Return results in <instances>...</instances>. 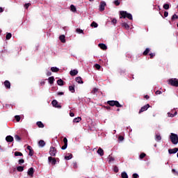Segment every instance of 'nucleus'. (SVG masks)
<instances>
[{
    "mask_svg": "<svg viewBox=\"0 0 178 178\" xmlns=\"http://www.w3.org/2000/svg\"><path fill=\"white\" fill-rule=\"evenodd\" d=\"M129 19V20H133V15L127 11H120V19Z\"/></svg>",
    "mask_w": 178,
    "mask_h": 178,
    "instance_id": "f257e3e1",
    "label": "nucleus"
},
{
    "mask_svg": "<svg viewBox=\"0 0 178 178\" xmlns=\"http://www.w3.org/2000/svg\"><path fill=\"white\" fill-rule=\"evenodd\" d=\"M170 140L172 144H174V145H177V144H178L177 134L171 133V134L170 136Z\"/></svg>",
    "mask_w": 178,
    "mask_h": 178,
    "instance_id": "f03ea898",
    "label": "nucleus"
},
{
    "mask_svg": "<svg viewBox=\"0 0 178 178\" xmlns=\"http://www.w3.org/2000/svg\"><path fill=\"white\" fill-rule=\"evenodd\" d=\"M108 105L110 106H116V108H122L123 106L118 101L115 100H110L107 102Z\"/></svg>",
    "mask_w": 178,
    "mask_h": 178,
    "instance_id": "7ed1b4c3",
    "label": "nucleus"
},
{
    "mask_svg": "<svg viewBox=\"0 0 178 178\" xmlns=\"http://www.w3.org/2000/svg\"><path fill=\"white\" fill-rule=\"evenodd\" d=\"M168 84L172 87H178V79L176 78H172L168 79Z\"/></svg>",
    "mask_w": 178,
    "mask_h": 178,
    "instance_id": "20e7f679",
    "label": "nucleus"
},
{
    "mask_svg": "<svg viewBox=\"0 0 178 178\" xmlns=\"http://www.w3.org/2000/svg\"><path fill=\"white\" fill-rule=\"evenodd\" d=\"M58 152V150H56V147H51L49 154L51 155V156H56V153Z\"/></svg>",
    "mask_w": 178,
    "mask_h": 178,
    "instance_id": "39448f33",
    "label": "nucleus"
},
{
    "mask_svg": "<svg viewBox=\"0 0 178 178\" xmlns=\"http://www.w3.org/2000/svg\"><path fill=\"white\" fill-rule=\"evenodd\" d=\"M105 6H106V3H105V1H101L99 10L100 12H104V10H105Z\"/></svg>",
    "mask_w": 178,
    "mask_h": 178,
    "instance_id": "423d86ee",
    "label": "nucleus"
},
{
    "mask_svg": "<svg viewBox=\"0 0 178 178\" xmlns=\"http://www.w3.org/2000/svg\"><path fill=\"white\" fill-rule=\"evenodd\" d=\"M148 108H149V104H147L143 106V107H141L138 113L140 114V113H143V112H145V111L148 110Z\"/></svg>",
    "mask_w": 178,
    "mask_h": 178,
    "instance_id": "0eeeda50",
    "label": "nucleus"
},
{
    "mask_svg": "<svg viewBox=\"0 0 178 178\" xmlns=\"http://www.w3.org/2000/svg\"><path fill=\"white\" fill-rule=\"evenodd\" d=\"M51 105H53L54 108H58L59 109L62 108V105L58 104V101H56V99H54L51 102Z\"/></svg>",
    "mask_w": 178,
    "mask_h": 178,
    "instance_id": "6e6552de",
    "label": "nucleus"
},
{
    "mask_svg": "<svg viewBox=\"0 0 178 178\" xmlns=\"http://www.w3.org/2000/svg\"><path fill=\"white\" fill-rule=\"evenodd\" d=\"M48 161L50 163H51V165H56V159H55L52 156H49Z\"/></svg>",
    "mask_w": 178,
    "mask_h": 178,
    "instance_id": "1a4fd4ad",
    "label": "nucleus"
},
{
    "mask_svg": "<svg viewBox=\"0 0 178 178\" xmlns=\"http://www.w3.org/2000/svg\"><path fill=\"white\" fill-rule=\"evenodd\" d=\"M63 143H64V145L63 146L61 147V149H66V148H67V138H63Z\"/></svg>",
    "mask_w": 178,
    "mask_h": 178,
    "instance_id": "9d476101",
    "label": "nucleus"
},
{
    "mask_svg": "<svg viewBox=\"0 0 178 178\" xmlns=\"http://www.w3.org/2000/svg\"><path fill=\"white\" fill-rule=\"evenodd\" d=\"M28 176H30L31 177H33L34 176V168H31L28 170Z\"/></svg>",
    "mask_w": 178,
    "mask_h": 178,
    "instance_id": "9b49d317",
    "label": "nucleus"
},
{
    "mask_svg": "<svg viewBox=\"0 0 178 178\" xmlns=\"http://www.w3.org/2000/svg\"><path fill=\"white\" fill-rule=\"evenodd\" d=\"M98 47H99L100 49H102L103 51H106V49H108V47H106V44L104 43H99Z\"/></svg>",
    "mask_w": 178,
    "mask_h": 178,
    "instance_id": "f8f14e48",
    "label": "nucleus"
},
{
    "mask_svg": "<svg viewBox=\"0 0 178 178\" xmlns=\"http://www.w3.org/2000/svg\"><path fill=\"white\" fill-rule=\"evenodd\" d=\"M4 86L7 90H10V82L9 81H5Z\"/></svg>",
    "mask_w": 178,
    "mask_h": 178,
    "instance_id": "ddd939ff",
    "label": "nucleus"
},
{
    "mask_svg": "<svg viewBox=\"0 0 178 178\" xmlns=\"http://www.w3.org/2000/svg\"><path fill=\"white\" fill-rule=\"evenodd\" d=\"M178 152V148L175 147L174 149H169L168 153L169 154H176Z\"/></svg>",
    "mask_w": 178,
    "mask_h": 178,
    "instance_id": "4468645a",
    "label": "nucleus"
},
{
    "mask_svg": "<svg viewBox=\"0 0 178 178\" xmlns=\"http://www.w3.org/2000/svg\"><path fill=\"white\" fill-rule=\"evenodd\" d=\"M66 37L65 36V35H60L59 36V40L61 42H63V44H65V42H66Z\"/></svg>",
    "mask_w": 178,
    "mask_h": 178,
    "instance_id": "2eb2a0df",
    "label": "nucleus"
},
{
    "mask_svg": "<svg viewBox=\"0 0 178 178\" xmlns=\"http://www.w3.org/2000/svg\"><path fill=\"white\" fill-rule=\"evenodd\" d=\"M6 141H7V143H12V142H13V136H6Z\"/></svg>",
    "mask_w": 178,
    "mask_h": 178,
    "instance_id": "dca6fc26",
    "label": "nucleus"
},
{
    "mask_svg": "<svg viewBox=\"0 0 178 178\" xmlns=\"http://www.w3.org/2000/svg\"><path fill=\"white\" fill-rule=\"evenodd\" d=\"M75 81H76V83H78L79 84H83L84 83L83 81V79L80 76L75 78Z\"/></svg>",
    "mask_w": 178,
    "mask_h": 178,
    "instance_id": "f3484780",
    "label": "nucleus"
},
{
    "mask_svg": "<svg viewBox=\"0 0 178 178\" xmlns=\"http://www.w3.org/2000/svg\"><path fill=\"white\" fill-rule=\"evenodd\" d=\"M79 73V71L77 70H73L70 72V76H76Z\"/></svg>",
    "mask_w": 178,
    "mask_h": 178,
    "instance_id": "a211bd4d",
    "label": "nucleus"
},
{
    "mask_svg": "<svg viewBox=\"0 0 178 178\" xmlns=\"http://www.w3.org/2000/svg\"><path fill=\"white\" fill-rule=\"evenodd\" d=\"M97 152L100 156H104V149L102 148L99 147Z\"/></svg>",
    "mask_w": 178,
    "mask_h": 178,
    "instance_id": "6ab92c4d",
    "label": "nucleus"
},
{
    "mask_svg": "<svg viewBox=\"0 0 178 178\" xmlns=\"http://www.w3.org/2000/svg\"><path fill=\"white\" fill-rule=\"evenodd\" d=\"M36 124L40 129H44V124L41 121L37 122Z\"/></svg>",
    "mask_w": 178,
    "mask_h": 178,
    "instance_id": "aec40b11",
    "label": "nucleus"
},
{
    "mask_svg": "<svg viewBox=\"0 0 178 178\" xmlns=\"http://www.w3.org/2000/svg\"><path fill=\"white\" fill-rule=\"evenodd\" d=\"M122 27H124V29H126V30H129V29H130V26H129V24L126 22H123L122 24Z\"/></svg>",
    "mask_w": 178,
    "mask_h": 178,
    "instance_id": "412c9836",
    "label": "nucleus"
},
{
    "mask_svg": "<svg viewBox=\"0 0 178 178\" xmlns=\"http://www.w3.org/2000/svg\"><path fill=\"white\" fill-rule=\"evenodd\" d=\"M149 51H151L149 48H146V49L143 51V55H144V56H147V55L149 54Z\"/></svg>",
    "mask_w": 178,
    "mask_h": 178,
    "instance_id": "4be33fe9",
    "label": "nucleus"
},
{
    "mask_svg": "<svg viewBox=\"0 0 178 178\" xmlns=\"http://www.w3.org/2000/svg\"><path fill=\"white\" fill-rule=\"evenodd\" d=\"M70 11L74 13L77 12V9L76 8V6H74V5L72 4L70 6Z\"/></svg>",
    "mask_w": 178,
    "mask_h": 178,
    "instance_id": "5701e85b",
    "label": "nucleus"
},
{
    "mask_svg": "<svg viewBox=\"0 0 178 178\" xmlns=\"http://www.w3.org/2000/svg\"><path fill=\"white\" fill-rule=\"evenodd\" d=\"M177 115V111H175L174 114L172 113H168V118H175Z\"/></svg>",
    "mask_w": 178,
    "mask_h": 178,
    "instance_id": "b1692460",
    "label": "nucleus"
},
{
    "mask_svg": "<svg viewBox=\"0 0 178 178\" xmlns=\"http://www.w3.org/2000/svg\"><path fill=\"white\" fill-rule=\"evenodd\" d=\"M51 72H53L54 73H58V72H59V68L56 67H52L51 68Z\"/></svg>",
    "mask_w": 178,
    "mask_h": 178,
    "instance_id": "393cba45",
    "label": "nucleus"
},
{
    "mask_svg": "<svg viewBox=\"0 0 178 178\" xmlns=\"http://www.w3.org/2000/svg\"><path fill=\"white\" fill-rule=\"evenodd\" d=\"M49 84H52L55 81V78L54 76H50L48 79Z\"/></svg>",
    "mask_w": 178,
    "mask_h": 178,
    "instance_id": "a878e982",
    "label": "nucleus"
},
{
    "mask_svg": "<svg viewBox=\"0 0 178 178\" xmlns=\"http://www.w3.org/2000/svg\"><path fill=\"white\" fill-rule=\"evenodd\" d=\"M58 86H65V82L62 79H58L57 81Z\"/></svg>",
    "mask_w": 178,
    "mask_h": 178,
    "instance_id": "bb28decb",
    "label": "nucleus"
},
{
    "mask_svg": "<svg viewBox=\"0 0 178 178\" xmlns=\"http://www.w3.org/2000/svg\"><path fill=\"white\" fill-rule=\"evenodd\" d=\"M38 145L40 147H44L45 146V141H44L43 140H40L39 142H38Z\"/></svg>",
    "mask_w": 178,
    "mask_h": 178,
    "instance_id": "cd10ccee",
    "label": "nucleus"
},
{
    "mask_svg": "<svg viewBox=\"0 0 178 178\" xmlns=\"http://www.w3.org/2000/svg\"><path fill=\"white\" fill-rule=\"evenodd\" d=\"M74 123H79L81 122V117L75 118L73 120Z\"/></svg>",
    "mask_w": 178,
    "mask_h": 178,
    "instance_id": "c85d7f7f",
    "label": "nucleus"
},
{
    "mask_svg": "<svg viewBox=\"0 0 178 178\" xmlns=\"http://www.w3.org/2000/svg\"><path fill=\"white\" fill-rule=\"evenodd\" d=\"M72 158H73V154H68V156H65V159L66 161H69V160L72 159Z\"/></svg>",
    "mask_w": 178,
    "mask_h": 178,
    "instance_id": "c756f323",
    "label": "nucleus"
},
{
    "mask_svg": "<svg viewBox=\"0 0 178 178\" xmlns=\"http://www.w3.org/2000/svg\"><path fill=\"white\" fill-rule=\"evenodd\" d=\"M121 177L122 178H129V175H127V172H122L121 173Z\"/></svg>",
    "mask_w": 178,
    "mask_h": 178,
    "instance_id": "7c9ffc66",
    "label": "nucleus"
},
{
    "mask_svg": "<svg viewBox=\"0 0 178 178\" xmlns=\"http://www.w3.org/2000/svg\"><path fill=\"white\" fill-rule=\"evenodd\" d=\"M155 140L156 141H161V140H162V137L159 134H156Z\"/></svg>",
    "mask_w": 178,
    "mask_h": 178,
    "instance_id": "2f4dec72",
    "label": "nucleus"
},
{
    "mask_svg": "<svg viewBox=\"0 0 178 178\" xmlns=\"http://www.w3.org/2000/svg\"><path fill=\"white\" fill-rule=\"evenodd\" d=\"M15 156H23V153L20 152H15L14 153Z\"/></svg>",
    "mask_w": 178,
    "mask_h": 178,
    "instance_id": "473e14b6",
    "label": "nucleus"
},
{
    "mask_svg": "<svg viewBox=\"0 0 178 178\" xmlns=\"http://www.w3.org/2000/svg\"><path fill=\"white\" fill-rule=\"evenodd\" d=\"M17 172H23L24 170V167L23 166H18L17 167Z\"/></svg>",
    "mask_w": 178,
    "mask_h": 178,
    "instance_id": "72a5a7b5",
    "label": "nucleus"
},
{
    "mask_svg": "<svg viewBox=\"0 0 178 178\" xmlns=\"http://www.w3.org/2000/svg\"><path fill=\"white\" fill-rule=\"evenodd\" d=\"M91 27H95V29H97L98 27V24L95 22H92L90 24Z\"/></svg>",
    "mask_w": 178,
    "mask_h": 178,
    "instance_id": "f704fd0d",
    "label": "nucleus"
},
{
    "mask_svg": "<svg viewBox=\"0 0 178 178\" xmlns=\"http://www.w3.org/2000/svg\"><path fill=\"white\" fill-rule=\"evenodd\" d=\"M76 33H79V34H84V31H83V29L77 28L76 29Z\"/></svg>",
    "mask_w": 178,
    "mask_h": 178,
    "instance_id": "c9c22d12",
    "label": "nucleus"
},
{
    "mask_svg": "<svg viewBox=\"0 0 178 178\" xmlns=\"http://www.w3.org/2000/svg\"><path fill=\"white\" fill-rule=\"evenodd\" d=\"M12 38V33H8L6 36V40H10Z\"/></svg>",
    "mask_w": 178,
    "mask_h": 178,
    "instance_id": "e433bc0d",
    "label": "nucleus"
},
{
    "mask_svg": "<svg viewBox=\"0 0 178 178\" xmlns=\"http://www.w3.org/2000/svg\"><path fill=\"white\" fill-rule=\"evenodd\" d=\"M163 9H165V10H168L170 7V6H169L168 3H165V4H164V5L163 6Z\"/></svg>",
    "mask_w": 178,
    "mask_h": 178,
    "instance_id": "4c0bfd02",
    "label": "nucleus"
},
{
    "mask_svg": "<svg viewBox=\"0 0 178 178\" xmlns=\"http://www.w3.org/2000/svg\"><path fill=\"white\" fill-rule=\"evenodd\" d=\"M69 91H71V92H74V86H69Z\"/></svg>",
    "mask_w": 178,
    "mask_h": 178,
    "instance_id": "58836bf2",
    "label": "nucleus"
},
{
    "mask_svg": "<svg viewBox=\"0 0 178 178\" xmlns=\"http://www.w3.org/2000/svg\"><path fill=\"white\" fill-rule=\"evenodd\" d=\"M115 158H113L111 155L108 156V162H114Z\"/></svg>",
    "mask_w": 178,
    "mask_h": 178,
    "instance_id": "ea45409f",
    "label": "nucleus"
},
{
    "mask_svg": "<svg viewBox=\"0 0 178 178\" xmlns=\"http://www.w3.org/2000/svg\"><path fill=\"white\" fill-rule=\"evenodd\" d=\"M147 156V154H145V153H141L139 156L140 159H144V158H145V156Z\"/></svg>",
    "mask_w": 178,
    "mask_h": 178,
    "instance_id": "a19ab883",
    "label": "nucleus"
},
{
    "mask_svg": "<svg viewBox=\"0 0 178 178\" xmlns=\"http://www.w3.org/2000/svg\"><path fill=\"white\" fill-rule=\"evenodd\" d=\"M176 19H178V16H177V15L174 14V15L172 16L171 20H172V22H174V20H176Z\"/></svg>",
    "mask_w": 178,
    "mask_h": 178,
    "instance_id": "79ce46f5",
    "label": "nucleus"
},
{
    "mask_svg": "<svg viewBox=\"0 0 178 178\" xmlns=\"http://www.w3.org/2000/svg\"><path fill=\"white\" fill-rule=\"evenodd\" d=\"M113 172H115V173H118L119 172V168H118V166L114 165Z\"/></svg>",
    "mask_w": 178,
    "mask_h": 178,
    "instance_id": "37998d69",
    "label": "nucleus"
},
{
    "mask_svg": "<svg viewBox=\"0 0 178 178\" xmlns=\"http://www.w3.org/2000/svg\"><path fill=\"white\" fill-rule=\"evenodd\" d=\"M113 3L115 5V6H119V5H120V1L119 0H115Z\"/></svg>",
    "mask_w": 178,
    "mask_h": 178,
    "instance_id": "c03bdc74",
    "label": "nucleus"
},
{
    "mask_svg": "<svg viewBox=\"0 0 178 178\" xmlns=\"http://www.w3.org/2000/svg\"><path fill=\"white\" fill-rule=\"evenodd\" d=\"M29 156H33V155H34V149H32L29 150Z\"/></svg>",
    "mask_w": 178,
    "mask_h": 178,
    "instance_id": "a18cd8bd",
    "label": "nucleus"
},
{
    "mask_svg": "<svg viewBox=\"0 0 178 178\" xmlns=\"http://www.w3.org/2000/svg\"><path fill=\"white\" fill-rule=\"evenodd\" d=\"M93 95H95L96 92H98V88H95L92 90V92H91Z\"/></svg>",
    "mask_w": 178,
    "mask_h": 178,
    "instance_id": "49530a36",
    "label": "nucleus"
},
{
    "mask_svg": "<svg viewBox=\"0 0 178 178\" xmlns=\"http://www.w3.org/2000/svg\"><path fill=\"white\" fill-rule=\"evenodd\" d=\"M15 139L16 140V141H20V140H22V138H20V136H19V135H15Z\"/></svg>",
    "mask_w": 178,
    "mask_h": 178,
    "instance_id": "de8ad7c7",
    "label": "nucleus"
},
{
    "mask_svg": "<svg viewBox=\"0 0 178 178\" xmlns=\"http://www.w3.org/2000/svg\"><path fill=\"white\" fill-rule=\"evenodd\" d=\"M95 67L97 70H99V69H101V65H99V64H95Z\"/></svg>",
    "mask_w": 178,
    "mask_h": 178,
    "instance_id": "09e8293b",
    "label": "nucleus"
},
{
    "mask_svg": "<svg viewBox=\"0 0 178 178\" xmlns=\"http://www.w3.org/2000/svg\"><path fill=\"white\" fill-rule=\"evenodd\" d=\"M19 165H22V163H24V159H21L18 161Z\"/></svg>",
    "mask_w": 178,
    "mask_h": 178,
    "instance_id": "8fccbe9b",
    "label": "nucleus"
},
{
    "mask_svg": "<svg viewBox=\"0 0 178 178\" xmlns=\"http://www.w3.org/2000/svg\"><path fill=\"white\" fill-rule=\"evenodd\" d=\"M30 5H31V3H25V4H24V8H25V9H29Z\"/></svg>",
    "mask_w": 178,
    "mask_h": 178,
    "instance_id": "3c124183",
    "label": "nucleus"
},
{
    "mask_svg": "<svg viewBox=\"0 0 178 178\" xmlns=\"http://www.w3.org/2000/svg\"><path fill=\"white\" fill-rule=\"evenodd\" d=\"M15 119L17 122H20V115H15Z\"/></svg>",
    "mask_w": 178,
    "mask_h": 178,
    "instance_id": "603ef678",
    "label": "nucleus"
},
{
    "mask_svg": "<svg viewBox=\"0 0 178 178\" xmlns=\"http://www.w3.org/2000/svg\"><path fill=\"white\" fill-rule=\"evenodd\" d=\"M150 56V59H154V57L155 56V53H151L149 54Z\"/></svg>",
    "mask_w": 178,
    "mask_h": 178,
    "instance_id": "864d4df0",
    "label": "nucleus"
},
{
    "mask_svg": "<svg viewBox=\"0 0 178 178\" xmlns=\"http://www.w3.org/2000/svg\"><path fill=\"white\" fill-rule=\"evenodd\" d=\"M139 176H138V174L137 173H134L132 175V178H138Z\"/></svg>",
    "mask_w": 178,
    "mask_h": 178,
    "instance_id": "5fc2aeb1",
    "label": "nucleus"
},
{
    "mask_svg": "<svg viewBox=\"0 0 178 178\" xmlns=\"http://www.w3.org/2000/svg\"><path fill=\"white\" fill-rule=\"evenodd\" d=\"M111 23H113V24H116V23H118V20H116V19L113 18L111 20Z\"/></svg>",
    "mask_w": 178,
    "mask_h": 178,
    "instance_id": "6e6d98bb",
    "label": "nucleus"
},
{
    "mask_svg": "<svg viewBox=\"0 0 178 178\" xmlns=\"http://www.w3.org/2000/svg\"><path fill=\"white\" fill-rule=\"evenodd\" d=\"M118 140H119L120 141H123V140H124V137H123L122 136H120L118 137Z\"/></svg>",
    "mask_w": 178,
    "mask_h": 178,
    "instance_id": "4d7b16f0",
    "label": "nucleus"
},
{
    "mask_svg": "<svg viewBox=\"0 0 178 178\" xmlns=\"http://www.w3.org/2000/svg\"><path fill=\"white\" fill-rule=\"evenodd\" d=\"M156 95H161V94H162V91L161 90H157L155 92Z\"/></svg>",
    "mask_w": 178,
    "mask_h": 178,
    "instance_id": "13d9d810",
    "label": "nucleus"
},
{
    "mask_svg": "<svg viewBox=\"0 0 178 178\" xmlns=\"http://www.w3.org/2000/svg\"><path fill=\"white\" fill-rule=\"evenodd\" d=\"M168 16H169V13L168 11H165L164 12V17H168Z\"/></svg>",
    "mask_w": 178,
    "mask_h": 178,
    "instance_id": "bf43d9fd",
    "label": "nucleus"
},
{
    "mask_svg": "<svg viewBox=\"0 0 178 178\" xmlns=\"http://www.w3.org/2000/svg\"><path fill=\"white\" fill-rule=\"evenodd\" d=\"M104 108L107 109L108 111L111 110V106H104Z\"/></svg>",
    "mask_w": 178,
    "mask_h": 178,
    "instance_id": "052dcab7",
    "label": "nucleus"
},
{
    "mask_svg": "<svg viewBox=\"0 0 178 178\" xmlns=\"http://www.w3.org/2000/svg\"><path fill=\"white\" fill-rule=\"evenodd\" d=\"M63 94H65L63 92H58L57 93L58 95H63Z\"/></svg>",
    "mask_w": 178,
    "mask_h": 178,
    "instance_id": "680f3d73",
    "label": "nucleus"
},
{
    "mask_svg": "<svg viewBox=\"0 0 178 178\" xmlns=\"http://www.w3.org/2000/svg\"><path fill=\"white\" fill-rule=\"evenodd\" d=\"M144 98H145V99H149V96L148 95H145Z\"/></svg>",
    "mask_w": 178,
    "mask_h": 178,
    "instance_id": "e2e57ef3",
    "label": "nucleus"
},
{
    "mask_svg": "<svg viewBox=\"0 0 178 178\" xmlns=\"http://www.w3.org/2000/svg\"><path fill=\"white\" fill-rule=\"evenodd\" d=\"M47 76H52V72H47Z\"/></svg>",
    "mask_w": 178,
    "mask_h": 178,
    "instance_id": "0e129e2a",
    "label": "nucleus"
},
{
    "mask_svg": "<svg viewBox=\"0 0 178 178\" xmlns=\"http://www.w3.org/2000/svg\"><path fill=\"white\" fill-rule=\"evenodd\" d=\"M27 149H29V151H30L31 149H33V147H31V146H30V145H28Z\"/></svg>",
    "mask_w": 178,
    "mask_h": 178,
    "instance_id": "69168bd1",
    "label": "nucleus"
},
{
    "mask_svg": "<svg viewBox=\"0 0 178 178\" xmlns=\"http://www.w3.org/2000/svg\"><path fill=\"white\" fill-rule=\"evenodd\" d=\"M172 173H176V174L177 175V176H178V172H176V170L172 169Z\"/></svg>",
    "mask_w": 178,
    "mask_h": 178,
    "instance_id": "338daca9",
    "label": "nucleus"
},
{
    "mask_svg": "<svg viewBox=\"0 0 178 178\" xmlns=\"http://www.w3.org/2000/svg\"><path fill=\"white\" fill-rule=\"evenodd\" d=\"M70 116H71V118L74 117V113H70Z\"/></svg>",
    "mask_w": 178,
    "mask_h": 178,
    "instance_id": "774afa93",
    "label": "nucleus"
}]
</instances>
